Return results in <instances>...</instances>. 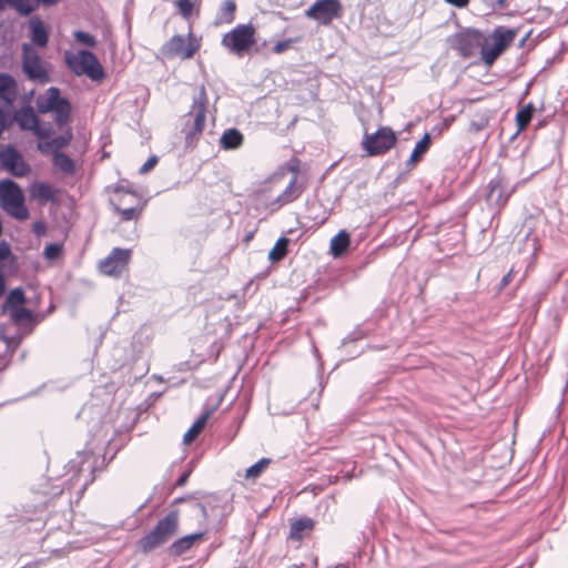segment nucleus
<instances>
[{
  "label": "nucleus",
  "mask_w": 568,
  "mask_h": 568,
  "mask_svg": "<svg viewBox=\"0 0 568 568\" xmlns=\"http://www.w3.org/2000/svg\"><path fill=\"white\" fill-rule=\"evenodd\" d=\"M179 530V510H170L163 518H161L153 529L141 537L136 544V552L148 555L154 549L161 547L170 538H172Z\"/></svg>",
  "instance_id": "1"
},
{
  "label": "nucleus",
  "mask_w": 568,
  "mask_h": 568,
  "mask_svg": "<svg viewBox=\"0 0 568 568\" xmlns=\"http://www.w3.org/2000/svg\"><path fill=\"white\" fill-rule=\"evenodd\" d=\"M37 112L54 114V122L59 129H63L71 121L73 106L70 100L62 95L58 87H50L36 99Z\"/></svg>",
  "instance_id": "2"
},
{
  "label": "nucleus",
  "mask_w": 568,
  "mask_h": 568,
  "mask_svg": "<svg viewBox=\"0 0 568 568\" xmlns=\"http://www.w3.org/2000/svg\"><path fill=\"white\" fill-rule=\"evenodd\" d=\"M64 62L77 77L84 75L95 83H101L106 78V72L98 57L88 49H80L75 53L65 51Z\"/></svg>",
  "instance_id": "3"
},
{
  "label": "nucleus",
  "mask_w": 568,
  "mask_h": 568,
  "mask_svg": "<svg viewBox=\"0 0 568 568\" xmlns=\"http://www.w3.org/2000/svg\"><path fill=\"white\" fill-rule=\"evenodd\" d=\"M22 187L12 179L0 180V206L18 221H26L30 216L26 205Z\"/></svg>",
  "instance_id": "4"
},
{
  "label": "nucleus",
  "mask_w": 568,
  "mask_h": 568,
  "mask_svg": "<svg viewBox=\"0 0 568 568\" xmlns=\"http://www.w3.org/2000/svg\"><path fill=\"white\" fill-rule=\"evenodd\" d=\"M371 263V257L366 256L354 267H339L331 268L325 276L320 277L314 286H308L306 290L308 294L313 291L316 294V300H320L322 295L326 294L327 288H335L343 286L347 282H351L358 277V274Z\"/></svg>",
  "instance_id": "5"
},
{
  "label": "nucleus",
  "mask_w": 568,
  "mask_h": 568,
  "mask_svg": "<svg viewBox=\"0 0 568 568\" xmlns=\"http://www.w3.org/2000/svg\"><path fill=\"white\" fill-rule=\"evenodd\" d=\"M207 110V95L204 85H201L199 92L193 97V103L190 114L194 113L193 124L189 128V122L185 123L183 132L185 133V149L195 148L199 135L205 126V118Z\"/></svg>",
  "instance_id": "6"
},
{
  "label": "nucleus",
  "mask_w": 568,
  "mask_h": 568,
  "mask_svg": "<svg viewBox=\"0 0 568 568\" xmlns=\"http://www.w3.org/2000/svg\"><path fill=\"white\" fill-rule=\"evenodd\" d=\"M397 141V133L390 126L382 125L373 133L365 130L361 145L368 156H379L395 148Z\"/></svg>",
  "instance_id": "7"
},
{
  "label": "nucleus",
  "mask_w": 568,
  "mask_h": 568,
  "mask_svg": "<svg viewBox=\"0 0 568 568\" xmlns=\"http://www.w3.org/2000/svg\"><path fill=\"white\" fill-rule=\"evenodd\" d=\"M485 200L490 210L499 213L506 206L516 186L510 184L505 175L498 173L491 178L486 187Z\"/></svg>",
  "instance_id": "8"
},
{
  "label": "nucleus",
  "mask_w": 568,
  "mask_h": 568,
  "mask_svg": "<svg viewBox=\"0 0 568 568\" xmlns=\"http://www.w3.org/2000/svg\"><path fill=\"white\" fill-rule=\"evenodd\" d=\"M515 38H481L479 58L470 65L483 64L491 68L497 59L513 44Z\"/></svg>",
  "instance_id": "9"
},
{
  "label": "nucleus",
  "mask_w": 568,
  "mask_h": 568,
  "mask_svg": "<svg viewBox=\"0 0 568 568\" xmlns=\"http://www.w3.org/2000/svg\"><path fill=\"white\" fill-rule=\"evenodd\" d=\"M221 44L239 58L267 54V40L262 38H222Z\"/></svg>",
  "instance_id": "10"
},
{
  "label": "nucleus",
  "mask_w": 568,
  "mask_h": 568,
  "mask_svg": "<svg viewBox=\"0 0 568 568\" xmlns=\"http://www.w3.org/2000/svg\"><path fill=\"white\" fill-rule=\"evenodd\" d=\"M202 38H170L160 49L164 59L192 58L201 47Z\"/></svg>",
  "instance_id": "11"
},
{
  "label": "nucleus",
  "mask_w": 568,
  "mask_h": 568,
  "mask_svg": "<svg viewBox=\"0 0 568 568\" xmlns=\"http://www.w3.org/2000/svg\"><path fill=\"white\" fill-rule=\"evenodd\" d=\"M0 168L14 178H24L31 172L30 164L12 143L0 150Z\"/></svg>",
  "instance_id": "12"
},
{
  "label": "nucleus",
  "mask_w": 568,
  "mask_h": 568,
  "mask_svg": "<svg viewBox=\"0 0 568 568\" xmlns=\"http://www.w3.org/2000/svg\"><path fill=\"white\" fill-rule=\"evenodd\" d=\"M22 71L33 82L45 84L51 81L49 71L45 69L40 55L34 49L29 48L28 44H23Z\"/></svg>",
  "instance_id": "13"
},
{
  "label": "nucleus",
  "mask_w": 568,
  "mask_h": 568,
  "mask_svg": "<svg viewBox=\"0 0 568 568\" xmlns=\"http://www.w3.org/2000/svg\"><path fill=\"white\" fill-rule=\"evenodd\" d=\"M104 462L105 457L103 455L101 466L104 465ZM67 467L69 468V471L73 473V476L80 475L84 471H88L90 475H92L90 479L85 480L83 489H85L87 486L94 480V473L102 469V467L98 466V457H94L90 450L78 452L77 457L70 459Z\"/></svg>",
  "instance_id": "14"
},
{
  "label": "nucleus",
  "mask_w": 568,
  "mask_h": 568,
  "mask_svg": "<svg viewBox=\"0 0 568 568\" xmlns=\"http://www.w3.org/2000/svg\"><path fill=\"white\" fill-rule=\"evenodd\" d=\"M14 121L22 131L31 130L39 138L43 139L51 134V128H42L40 119L30 104H24L19 111L12 112Z\"/></svg>",
  "instance_id": "15"
},
{
  "label": "nucleus",
  "mask_w": 568,
  "mask_h": 568,
  "mask_svg": "<svg viewBox=\"0 0 568 568\" xmlns=\"http://www.w3.org/2000/svg\"><path fill=\"white\" fill-rule=\"evenodd\" d=\"M132 251L130 248L114 247L110 254L100 262V271L105 275L119 277L130 263Z\"/></svg>",
  "instance_id": "16"
},
{
  "label": "nucleus",
  "mask_w": 568,
  "mask_h": 568,
  "mask_svg": "<svg viewBox=\"0 0 568 568\" xmlns=\"http://www.w3.org/2000/svg\"><path fill=\"white\" fill-rule=\"evenodd\" d=\"M342 12L339 0H317L307 10L306 16L320 23L327 24Z\"/></svg>",
  "instance_id": "17"
},
{
  "label": "nucleus",
  "mask_w": 568,
  "mask_h": 568,
  "mask_svg": "<svg viewBox=\"0 0 568 568\" xmlns=\"http://www.w3.org/2000/svg\"><path fill=\"white\" fill-rule=\"evenodd\" d=\"M449 48L464 60H476L479 58L481 38H447Z\"/></svg>",
  "instance_id": "18"
},
{
  "label": "nucleus",
  "mask_w": 568,
  "mask_h": 568,
  "mask_svg": "<svg viewBox=\"0 0 568 568\" xmlns=\"http://www.w3.org/2000/svg\"><path fill=\"white\" fill-rule=\"evenodd\" d=\"M223 397L220 396L212 405L205 404L202 414L194 420L191 427L186 430L183 436V443L190 445L195 440L200 433L205 428L207 420L217 409Z\"/></svg>",
  "instance_id": "19"
},
{
  "label": "nucleus",
  "mask_w": 568,
  "mask_h": 568,
  "mask_svg": "<svg viewBox=\"0 0 568 568\" xmlns=\"http://www.w3.org/2000/svg\"><path fill=\"white\" fill-rule=\"evenodd\" d=\"M204 537L205 531H196L182 536L168 547L166 552L172 558L181 557L190 550L195 542L202 540Z\"/></svg>",
  "instance_id": "20"
},
{
  "label": "nucleus",
  "mask_w": 568,
  "mask_h": 568,
  "mask_svg": "<svg viewBox=\"0 0 568 568\" xmlns=\"http://www.w3.org/2000/svg\"><path fill=\"white\" fill-rule=\"evenodd\" d=\"M372 328H366L363 325H357L342 339L341 347L346 349V355L348 356V358H356L364 352V348H357L354 346L347 349V346L351 344H355L356 342L367 337L372 333Z\"/></svg>",
  "instance_id": "21"
},
{
  "label": "nucleus",
  "mask_w": 568,
  "mask_h": 568,
  "mask_svg": "<svg viewBox=\"0 0 568 568\" xmlns=\"http://www.w3.org/2000/svg\"><path fill=\"white\" fill-rule=\"evenodd\" d=\"M433 143L432 133L425 132L424 135L415 143V146L405 162V165L408 170L416 166L428 152Z\"/></svg>",
  "instance_id": "22"
},
{
  "label": "nucleus",
  "mask_w": 568,
  "mask_h": 568,
  "mask_svg": "<svg viewBox=\"0 0 568 568\" xmlns=\"http://www.w3.org/2000/svg\"><path fill=\"white\" fill-rule=\"evenodd\" d=\"M72 138V129L67 124L62 134L52 138L50 141L39 142L38 149L41 153H52L53 150L61 151L71 143Z\"/></svg>",
  "instance_id": "23"
},
{
  "label": "nucleus",
  "mask_w": 568,
  "mask_h": 568,
  "mask_svg": "<svg viewBox=\"0 0 568 568\" xmlns=\"http://www.w3.org/2000/svg\"><path fill=\"white\" fill-rule=\"evenodd\" d=\"M351 234L346 230H339L329 243V253L334 258L343 257L351 246Z\"/></svg>",
  "instance_id": "24"
},
{
  "label": "nucleus",
  "mask_w": 568,
  "mask_h": 568,
  "mask_svg": "<svg viewBox=\"0 0 568 568\" xmlns=\"http://www.w3.org/2000/svg\"><path fill=\"white\" fill-rule=\"evenodd\" d=\"M18 93V83L13 75L0 72V99L12 104Z\"/></svg>",
  "instance_id": "25"
},
{
  "label": "nucleus",
  "mask_w": 568,
  "mask_h": 568,
  "mask_svg": "<svg viewBox=\"0 0 568 568\" xmlns=\"http://www.w3.org/2000/svg\"><path fill=\"white\" fill-rule=\"evenodd\" d=\"M58 190L48 182H36L30 187V195L33 199H38L41 202L57 203Z\"/></svg>",
  "instance_id": "26"
},
{
  "label": "nucleus",
  "mask_w": 568,
  "mask_h": 568,
  "mask_svg": "<svg viewBox=\"0 0 568 568\" xmlns=\"http://www.w3.org/2000/svg\"><path fill=\"white\" fill-rule=\"evenodd\" d=\"M244 142L243 133L236 128L226 129L220 138V148L222 150H237Z\"/></svg>",
  "instance_id": "27"
},
{
  "label": "nucleus",
  "mask_w": 568,
  "mask_h": 568,
  "mask_svg": "<svg viewBox=\"0 0 568 568\" xmlns=\"http://www.w3.org/2000/svg\"><path fill=\"white\" fill-rule=\"evenodd\" d=\"M53 166L65 175H73L77 172V164L72 158L62 151L53 150L52 153Z\"/></svg>",
  "instance_id": "28"
},
{
  "label": "nucleus",
  "mask_w": 568,
  "mask_h": 568,
  "mask_svg": "<svg viewBox=\"0 0 568 568\" xmlns=\"http://www.w3.org/2000/svg\"><path fill=\"white\" fill-rule=\"evenodd\" d=\"M535 112L536 108L532 102H528L527 104L518 109L515 116L517 131L511 136V140H514L519 134V132H521L529 125Z\"/></svg>",
  "instance_id": "29"
},
{
  "label": "nucleus",
  "mask_w": 568,
  "mask_h": 568,
  "mask_svg": "<svg viewBox=\"0 0 568 568\" xmlns=\"http://www.w3.org/2000/svg\"><path fill=\"white\" fill-rule=\"evenodd\" d=\"M315 521L306 516L300 517L291 524L288 537L293 540H302L306 531L313 530Z\"/></svg>",
  "instance_id": "30"
},
{
  "label": "nucleus",
  "mask_w": 568,
  "mask_h": 568,
  "mask_svg": "<svg viewBox=\"0 0 568 568\" xmlns=\"http://www.w3.org/2000/svg\"><path fill=\"white\" fill-rule=\"evenodd\" d=\"M26 302L27 296L24 290L21 286L14 287L7 294L6 301L2 304V313L23 306Z\"/></svg>",
  "instance_id": "31"
},
{
  "label": "nucleus",
  "mask_w": 568,
  "mask_h": 568,
  "mask_svg": "<svg viewBox=\"0 0 568 568\" xmlns=\"http://www.w3.org/2000/svg\"><path fill=\"white\" fill-rule=\"evenodd\" d=\"M291 242L292 240L285 235H282L277 239L267 255V258L271 261V263H278L286 257Z\"/></svg>",
  "instance_id": "32"
},
{
  "label": "nucleus",
  "mask_w": 568,
  "mask_h": 568,
  "mask_svg": "<svg viewBox=\"0 0 568 568\" xmlns=\"http://www.w3.org/2000/svg\"><path fill=\"white\" fill-rule=\"evenodd\" d=\"M14 324H34L37 323V316L30 308L23 306L17 307L9 312Z\"/></svg>",
  "instance_id": "33"
},
{
  "label": "nucleus",
  "mask_w": 568,
  "mask_h": 568,
  "mask_svg": "<svg viewBox=\"0 0 568 568\" xmlns=\"http://www.w3.org/2000/svg\"><path fill=\"white\" fill-rule=\"evenodd\" d=\"M236 11V3L234 0H225L220 9V13L217 16V23H231L234 20Z\"/></svg>",
  "instance_id": "34"
},
{
  "label": "nucleus",
  "mask_w": 568,
  "mask_h": 568,
  "mask_svg": "<svg viewBox=\"0 0 568 568\" xmlns=\"http://www.w3.org/2000/svg\"><path fill=\"white\" fill-rule=\"evenodd\" d=\"M10 8H13L20 16H29L38 8V0H9Z\"/></svg>",
  "instance_id": "35"
},
{
  "label": "nucleus",
  "mask_w": 568,
  "mask_h": 568,
  "mask_svg": "<svg viewBox=\"0 0 568 568\" xmlns=\"http://www.w3.org/2000/svg\"><path fill=\"white\" fill-rule=\"evenodd\" d=\"M270 458H261L253 465H251L246 471H245V478L246 479H256L258 478L262 473L266 469V467L271 464Z\"/></svg>",
  "instance_id": "36"
},
{
  "label": "nucleus",
  "mask_w": 568,
  "mask_h": 568,
  "mask_svg": "<svg viewBox=\"0 0 568 568\" xmlns=\"http://www.w3.org/2000/svg\"><path fill=\"white\" fill-rule=\"evenodd\" d=\"M489 124V115L485 113H477L469 122L468 132L478 133L485 130Z\"/></svg>",
  "instance_id": "37"
},
{
  "label": "nucleus",
  "mask_w": 568,
  "mask_h": 568,
  "mask_svg": "<svg viewBox=\"0 0 568 568\" xmlns=\"http://www.w3.org/2000/svg\"><path fill=\"white\" fill-rule=\"evenodd\" d=\"M568 51V40L567 41H561L560 44H559V48L558 50L554 53V55L551 57H548L546 59V62H545V67L542 68L546 69V68H549L554 64H557L559 62L562 61L564 59V54Z\"/></svg>",
  "instance_id": "38"
},
{
  "label": "nucleus",
  "mask_w": 568,
  "mask_h": 568,
  "mask_svg": "<svg viewBox=\"0 0 568 568\" xmlns=\"http://www.w3.org/2000/svg\"><path fill=\"white\" fill-rule=\"evenodd\" d=\"M62 252H63V246L61 243H58V242L48 243L44 246L43 256L49 261H55L62 255Z\"/></svg>",
  "instance_id": "39"
},
{
  "label": "nucleus",
  "mask_w": 568,
  "mask_h": 568,
  "mask_svg": "<svg viewBox=\"0 0 568 568\" xmlns=\"http://www.w3.org/2000/svg\"><path fill=\"white\" fill-rule=\"evenodd\" d=\"M146 203V200L143 202L142 206L141 207H128V209H121L119 206L115 207V211L120 213L121 215V219L123 221H132V220H135L138 219V216L140 215L143 206L145 205Z\"/></svg>",
  "instance_id": "40"
},
{
  "label": "nucleus",
  "mask_w": 568,
  "mask_h": 568,
  "mask_svg": "<svg viewBox=\"0 0 568 568\" xmlns=\"http://www.w3.org/2000/svg\"><path fill=\"white\" fill-rule=\"evenodd\" d=\"M114 192L115 193L123 192V193L133 195L135 197H141V194L133 187L132 183L128 180H120L114 185Z\"/></svg>",
  "instance_id": "41"
},
{
  "label": "nucleus",
  "mask_w": 568,
  "mask_h": 568,
  "mask_svg": "<svg viewBox=\"0 0 568 568\" xmlns=\"http://www.w3.org/2000/svg\"><path fill=\"white\" fill-rule=\"evenodd\" d=\"M31 36H47V29L42 20L38 17H32L29 21Z\"/></svg>",
  "instance_id": "42"
},
{
  "label": "nucleus",
  "mask_w": 568,
  "mask_h": 568,
  "mask_svg": "<svg viewBox=\"0 0 568 568\" xmlns=\"http://www.w3.org/2000/svg\"><path fill=\"white\" fill-rule=\"evenodd\" d=\"M255 28L252 23L239 24L232 31L225 33L224 36H254Z\"/></svg>",
  "instance_id": "43"
},
{
  "label": "nucleus",
  "mask_w": 568,
  "mask_h": 568,
  "mask_svg": "<svg viewBox=\"0 0 568 568\" xmlns=\"http://www.w3.org/2000/svg\"><path fill=\"white\" fill-rule=\"evenodd\" d=\"M300 38H285L284 40L277 41L273 48L271 49V52L273 53H283L286 51L293 43L297 42Z\"/></svg>",
  "instance_id": "44"
},
{
  "label": "nucleus",
  "mask_w": 568,
  "mask_h": 568,
  "mask_svg": "<svg viewBox=\"0 0 568 568\" xmlns=\"http://www.w3.org/2000/svg\"><path fill=\"white\" fill-rule=\"evenodd\" d=\"M176 8L183 18H189L193 11V2L191 0H176Z\"/></svg>",
  "instance_id": "45"
},
{
  "label": "nucleus",
  "mask_w": 568,
  "mask_h": 568,
  "mask_svg": "<svg viewBox=\"0 0 568 568\" xmlns=\"http://www.w3.org/2000/svg\"><path fill=\"white\" fill-rule=\"evenodd\" d=\"M195 507L200 510L205 520H209L211 514H213L217 508L216 506H212L210 501L206 504L196 503Z\"/></svg>",
  "instance_id": "46"
},
{
  "label": "nucleus",
  "mask_w": 568,
  "mask_h": 568,
  "mask_svg": "<svg viewBox=\"0 0 568 568\" xmlns=\"http://www.w3.org/2000/svg\"><path fill=\"white\" fill-rule=\"evenodd\" d=\"M158 162H159V158L156 155L153 154V155L149 156V159L139 169V173L140 174L149 173L151 170L154 169V166L158 164Z\"/></svg>",
  "instance_id": "47"
},
{
  "label": "nucleus",
  "mask_w": 568,
  "mask_h": 568,
  "mask_svg": "<svg viewBox=\"0 0 568 568\" xmlns=\"http://www.w3.org/2000/svg\"><path fill=\"white\" fill-rule=\"evenodd\" d=\"M191 474H192V468H187V469L183 470L176 478L175 486L183 487L187 483Z\"/></svg>",
  "instance_id": "48"
},
{
  "label": "nucleus",
  "mask_w": 568,
  "mask_h": 568,
  "mask_svg": "<svg viewBox=\"0 0 568 568\" xmlns=\"http://www.w3.org/2000/svg\"><path fill=\"white\" fill-rule=\"evenodd\" d=\"M295 182H296V180H295V178H293L291 180V182L288 183V185L285 187V190L276 197L277 202L286 203V202L291 201V199L287 197V193L295 185Z\"/></svg>",
  "instance_id": "49"
},
{
  "label": "nucleus",
  "mask_w": 568,
  "mask_h": 568,
  "mask_svg": "<svg viewBox=\"0 0 568 568\" xmlns=\"http://www.w3.org/2000/svg\"><path fill=\"white\" fill-rule=\"evenodd\" d=\"M32 231L37 236H42L47 232V224L43 221H36L32 225Z\"/></svg>",
  "instance_id": "50"
},
{
  "label": "nucleus",
  "mask_w": 568,
  "mask_h": 568,
  "mask_svg": "<svg viewBox=\"0 0 568 568\" xmlns=\"http://www.w3.org/2000/svg\"><path fill=\"white\" fill-rule=\"evenodd\" d=\"M74 40L81 44H84L87 47H95L98 44L97 38H74Z\"/></svg>",
  "instance_id": "51"
},
{
  "label": "nucleus",
  "mask_w": 568,
  "mask_h": 568,
  "mask_svg": "<svg viewBox=\"0 0 568 568\" xmlns=\"http://www.w3.org/2000/svg\"><path fill=\"white\" fill-rule=\"evenodd\" d=\"M449 126V123L447 122V120H444L439 123H437L436 125L433 126L432 129V133H435V134H442V132L446 129H448Z\"/></svg>",
  "instance_id": "52"
},
{
  "label": "nucleus",
  "mask_w": 568,
  "mask_h": 568,
  "mask_svg": "<svg viewBox=\"0 0 568 568\" xmlns=\"http://www.w3.org/2000/svg\"><path fill=\"white\" fill-rule=\"evenodd\" d=\"M30 40L34 45L41 48H45L50 42V38H30Z\"/></svg>",
  "instance_id": "53"
},
{
  "label": "nucleus",
  "mask_w": 568,
  "mask_h": 568,
  "mask_svg": "<svg viewBox=\"0 0 568 568\" xmlns=\"http://www.w3.org/2000/svg\"><path fill=\"white\" fill-rule=\"evenodd\" d=\"M444 1L456 7V8H465L469 3V0H444Z\"/></svg>",
  "instance_id": "54"
},
{
  "label": "nucleus",
  "mask_w": 568,
  "mask_h": 568,
  "mask_svg": "<svg viewBox=\"0 0 568 568\" xmlns=\"http://www.w3.org/2000/svg\"><path fill=\"white\" fill-rule=\"evenodd\" d=\"M513 280V272L509 271L506 275L503 276V278L500 280V283H499V287L500 288H504L506 287Z\"/></svg>",
  "instance_id": "55"
},
{
  "label": "nucleus",
  "mask_w": 568,
  "mask_h": 568,
  "mask_svg": "<svg viewBox=\"0 0 568 568\" xmlns=\"http://www.w3.org/2000/svg\"><path fill=\"white\" fill-rule=\"evenodd\" d=\"M255 232L256 229L248 231L243 237V243L248 244L253 240Z\"/></svg>",
  "instance_id": "56"
},
{
  "label": "nucleus",
  "mask_w": 568,
  "mask_h": 568,
  "mask_svg": "<svg viewBox=\"0 0 568 568\" xmlns=\"http://www.w3.org/2000/svg\"><path fill=\"white\" fill-rule=\"evenodd\" d=\"M230 511H231V508L227 505L222 507V509H221V520H220L221 525L223 524L224 518L230 514Z\"/></svg>",
  "instance_id": "57"
},
{
  "label": "nucleus",
  "mask_w": 568,
  "mask_h": 568,
  "mask_svg": "<svg viewBox=\"0 0 568 568\" xmlns=\"http://www.w3.org/2000/svg\"><path fill=\"white\" fill-rule=\"evenodd\" d=\"M6 288V276L4 273L0 270V296L3 294Z\"/></svg>",
  "instance_id": "58"
},
{
  "label": "nucleus",
  "mask_w": 568,
  "mask_h": 568,
  "mask_svg": "<svg viewBox=\"0 0 568 568\" xmlns=\"http://www.w3.org/2000/svg\"><path fill=\"white\" fill-rule=\"evenodd\" d=\"M491 36H495V37H498V36H515V33H514L513 30H506V31L495 30Z\"/></svg>",
  "instance_id": "59"
},
{
  "label": "nucleus",
  "mask_w": 568,
  "mask_h": 568,
  "mask_svg": "<svg viewBox=\"0 0 568 568\" xmlns=\"http://www.w3.org/2000/svg\"><path fill=\"white\" fill-rule=\"evenodd\" d=\"M59 0H38V7L40 4H43V6H52V4H55Z\"/></svg>",
  "instance_id": "60"
},
{
  "label": "nucleus",
  "mask_w": 568,
  "mask_h": 568,
  "mask_svg": "<svg viewBox=\"0 0 568 568\" xmlns=\"http://www.w3.org/2000/svg\"><path fill=\"white\" fill-rule=\"evenodd\" d=\"M191 497L190 496H184V497H178L173 500V505H179V504H182L184 501H186L187 499H190Z\"/></svg>",
  "instance_id": "61"
},
{
  "label": "nucleus",
  "mask_w": 568,
  "mask_h": 568,
  "mask_svg": "<svg viewBox=\"0 0 568 568\" xmlns=\"http://www.w3.org/2000/svg\"><path fill=\"white\" fill-rule=\"evenodd\" d=\"M8 7H10L9 0H0V12L4 11Z\"/></svg>",
  "instance_id": "62"
},
{
  "label": "nucleus",
  "mask_w": 568,
  "mask_h": 568,
  "mask_svg": "<svg viewBox=\"0 0 568 568\" xmlns=\"http://www.w3.org/2000/svg\"><path fill=\"white\" fill-rule=\"evenodd\" d=\"M530 39H531V38H521V39H520V41H519V43H518V47H519V48H523V47L525 45L526 41H528V40H530Z\"/></svg>",
  "instance_id": "63"
},
{
  "label": "nucleus",
  "mask_w": 568,
  "mask_h": 568,
  "mask_svg": "<svg viewBox=\"0 0 568 568\" xmlns=\"http://www.w3.org/2000/svg\"><path fill=\"white\" fill-rule=\"evenodd\" d=\"M148 371L149 368L145 365H143V367L140 369L141 376L144 375Z\"/></svg>",
  "instance_id": "64"
}]
</instances>
